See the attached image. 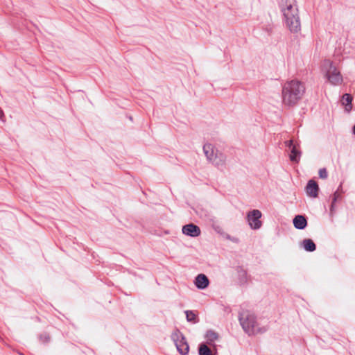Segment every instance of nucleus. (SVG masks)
<instances>
[{
	"label": "nucleus",
	"instance_id": "nucleus-1",
	"mask_svg": "<svg viewBox=\"0 0 355 355\" xmlns=\"http://www.w3.org/2000/svg\"><path fill=\"white\" fill-rule=\"evenodd\" d=\"M306 87L303 82L297 79L286 81L282 90V103L287 107H293L301 101L305 94Z\"/></svg>",
	"mask_w": 355,
	"mask_h": 355
},
{
	"label": "nucleus",
	"instance_id": "nucleus-2",
	"mask_svg": "<svg viewBox=\"0 0 355 355\" xmlns=\"http://www.w3.org/2000/svg\"><path fill=\"white\" fill-rule=\"evenodd\" d=\"M286 26L293 33H298L301 31L299 10L295 0H283L281 4Z\"/></svg>",
	"mask_w": 355,
	"mask_h": 355
},
{
	"label": "nucleus",
	"instance_id": "nucleus-3",
	"mask_svg": "<svg viewBox=\"0 0 355 355\" xmlns=\"http://www.w3.org/2000/svg\"><path fill=\"white\" fill-rule=\"evenodd\" d=\"M239 321L243 330L248 335L263 334L268 329L266 326H261L254 315L249 311H243L239 316Z\"/></svg>",
	"mask_w": 355,
	"mask_h": 355
},
{
	"label": "nucleus",
	"instance_id": "nucleus-4",
	"mask_svg": "<svg viewBox=\"0 0 355 355\" xmlns=\"http://www.w3.org/2000/svg\"><path fill=\"white\" fill-rule=\"evenodd\" d=\"M322 70L328 81L333 85H338L343 83V76L340 71L329 60H324L322 64Z\"/></svg>",
	"mask_w": 355,
	"mask_h": 355
},
{
	"label": "nucleus",
	"instance_id": "nucleus-5",
	"mask_svg": "<svg viewBox=\"0 0 355 355\" xmlns=\"http://www.w3.org/2000/svg\"><path fill=\"white\" fill-rule=\"evenodd\" d=\"M171 338L174 342L179 353L182 355H186L189 350V346L185 337L178 329L174 331L171 334Z\"/></svg>",
	"mask_w": 355,
	"mask_h": 355
},
{
	"label": "nucleus",
	"instance_id": "nucleus-6",
	"mask_svg": "<svg viewBox=\"0 0 355 355\" xmlns=\"http://www.w3.org/2000/svg\"><path fill=\"white\" fill-rule=\"evenodd\" d=\"M261 216L262 214L259 209H253L248 212L246 220L252 230H259L261 227Z\"/></svg>",
	"mask_w": 355,
	"mask_h": 355
},
{
	"label": "nucleus",
	"instance_id": "nucleus-7",
	"mask_svg": "<svg viewBox=\"0 0 355 355\" xmlns=\"http://www.w3.org/2000/svg\"><path fill=\"white\" fill-rule=\"evenodd\" d=\"M285 146L290 150L289 158L291 161L297 163L300 161L301 152L298 149V145L295 144L292 139L285 141Z\"/></svg>",
	"mask_w": 355,
	"mask_h": 355
},
{
	"label": "nucleus",
	"instance_id": "nucleus-8",
	"mask_svg": "<svg viewBox=\"0 0 355 355\" xmlns=\"http://www.w3.org/2000/svg\"><path fill=\"white\" fill-rule=\"evenodd\" d=\"M182 233L187 236L196 237L200 234V229L193 223H189L182 227Z\"/></svg>",
	"mask_w": 355,
	"mask_h": 355
},
{
	"label": "nucleus",
	"instance_id": "nucleus-9",
	"mask_svg": "<svg viewBox=\"0 0 355 355\" xmlns=\"http://www.w3.org/2000/svg\"><path fill=\"white\" fill-rule=\"evenodd\" d=\"M306 194L311 198H316L318 196L319 187L317 182L313 180H310L306 187Z\"/></svg>",
	"mask_w": 355,
	"mask_h": 355
},
{
	"label": "nucleus",
	"instance_id": "nucleus-10",
	"mask_svg": "<svg viewBox=\"0 0 355 355\" xmlns=\"http://www.w3.org/2000/svg\"><path fill=\"white\" fill-rule=\"evenodd\" d=\"M203 152L207 159L211 162L219 151L212 144H205L203 146Z\"/></svg>",
	"mask_w": 355,
	"mask_h": 355
},
{
	"label": "nucleus",
	"instance_id": "nucleus-11",
	"mask_svg": "<svg viewBox=\"0 0 355 355\" xmlns=\"http://www.w3.org/2000/svg\"><path fill=\"white\" fill-rule=\"evenodd\" d=\"M194 284L198 289H205L209 286V281L205 275L199 274L196 277Z\"/></svg>",
	"mask_w": 355,
	"mask_h": 355
},
{
	"label": "nucleus",
	"instance_id": "nucleus-12",
	"mask_svg": "<svg viewBox=\"0 0 355 355\" xmlns=\"http://www.w3.org/2000/svg\"><path fill=\"white\" fill-rule=\"evenodd\" d=\"M211 162L218 168L223 170L225 166L226 156L218 152V154L211 159Z\"/></svg>",
	"mask_w": 355,
	"mask_h": 355
},
{
	"label": "nucleus",
	"instance_id": "nucleus-13",
	"mask_svg": "<svg viewBox=\"0 0 355 355\" xmlns=\"http://www.w3.org/2000/svg\"><path fill=\"white\" fill-rule=\"evenodd\" d=\"M293 225L296 229L303 230L307 225L306 218L302 215H297L293 218Z\"/></svg>",
	"mask_w": 355,
	"mask_h": 355
},
{
	"label": "nucleus",
	"instance_id": "nucleus-14",
	"mask_svg": "<svg viewBox=\"0 0 355 355\" xmlns=\"http://www.w3.org/2000/svg\"><path fill=\"white\" fill-rule=\"evenodd\" d=\"M352 96L349 94H345L343 96L342 103L345 106V110L349 112L352 108Z\"/></svg>",
	"mask_w": 355,
	"mask_h": 355
},
{
	"label": "nucleus",
	"instance_id": "nucleus-15",
	"mask_svg": "<svg viewBox=\"0 0 355 355\" xmlns=\"http://www.w3.org/2000/svg\"><path fill=\"white\" fill-rule=\"evenodd\" d=\"M238 279L241 284H245L248 282V278L247 272L243 268H239L237 270Z\"/></svg>",
	"mask_w": 355,
	"mask_h": 355
},
{
	"label": "nucleus",
	"instance_id": "nucleus-16",
	"mask_svg": "<svg viewBox=\"0 0 355 355\" xmlns=\"http://www.w3.org/2000/svg\"><path fill=\"white\" fill-rule=\"evenodd\" d=\"M218 338V335L214 331H207L205 334V339L209 345H212Z\"/></svg>",
	"mask_w": 355,
	"mask_h": 355
},
{
	"label": "nucleus",
	"instance_id": "nucleus-17",
	"mask_svg": "<svg viewBox=\"0 0 355 355\" xmlns=\"http://www.w3.org/2000/svg\"><path fill=\"white\" fill-rule=\"evenodd\" d=\"M199 355H213L211 350L205 344H201L199 347Z\"/></svg>",
	"mask_w": 355,
	"mask_h": 355
},
{
	"label": "nucleus",
	"instance_id": "nucleus-18",
	"mask_svg": "<svg viewBox=\"0 0 355 355\" xmlns=\"http://www.w3.org/2000/svg\"><path fill=\"white\" fill-rule=\"evenodd\" d=\"M186 318L188 322H191L193 323L197 322L196 321V315L192 311H185Z\"/></svg>",
	"mask_w": 355,
	"mask_h": 355
},
{
	"label": "nucleus",
	"instance_id": "nucleus-19",
	"mask_svg": "<svg viewBox=\"0 0 355 355\" xmlns=\"http://www.w3.org/2000/svg\"><path fill=\"white\" fill-rule=\"evenodd\" d=\"M319 177L322 179H327L328 177V173L325 168H320L318 171Z\"/></svg>",
	"mask_w": 355,
	"mask_h": 355
},
{
	"label": "nucleus",
	"instance_id": "nucleus-20",
	"mask_svg": "<svg viewBox=\"0 0 355 355\" xmlns=\"http://www.w3.org/2000/svg\"><path fill=\"white\" fill-rule=\"evenodd\" d=\"M40 340L43 343H48L50 340V337L47 334H43L40 336Z\"/></svg>",
	"mask_w": 355,
	"mask_h": 355
},
{
	"label": "nucleus",
	"instance_id": "nucleus-21",
	"mask_svg": "<svg viewBox=\"0 0 355 355\" xmlns=\"http://www.w3.org/2000/svg\"><path fill=\"white\" fill-rule=\"evenodd\" d=\"M304 250L307 252H313L315 250L316 245H303Z\"/></svg>",
	"mask_w": 355,
	"mask_h": 355
},
{
	"label": "nucleus",
	"instance_id": "nucleus-22",
	"mask_svg": "<svg viewBox=\"0 0 355 355\" xmlns=\"http://www.w3.org/2000/svg\"><path fill=\"white\" fill-rule=\"evenodd\" d=\"M301 244H315L313 241L310 239H304Z\"/></svg>",
	"mask_w": 355,
	"mask_h": 355
},
{
	"label": "nucleus",
	"instance_id": "nucleus-23",
	"mask_svg": "<svg viewBox=\"0 0 355 355\" xmlns=\"http://www.w3.org/2000/svg\"><path fill=\"white\" fill-rule=\"evenodd\" d=\"M338 193L337 192L334 193V198H333V200H332V203H331V207H333L334 204L336 202V200H337V197H338Z\"/></svg>",
	"mask_w": 355,
	"mask_h": 355
},
{
	"label": "nucleus",
	"instance_id": "nucleus-24",
	"mask_svg": "<svg viewBox=\"0 0 355 355\" xmlns=\"http://www.w3.org/2000/svg\"><path fill=\"white\" fill-rule=\"evenodd\" d=\"M3 117H4V114H3V111L0 109V120L1 121H4L3 119Z\"/></svg>",
	"mask_w": 355,
	"mask_h": 355
},
{
	"label": "nucleus",
	"instance_id": "nucleus-25",
	"mask_svg": "<svg viewBox=\"0 0 355 355\" xmlns=\"http://www.w3.org/2000/svg\"><path fill=\"white\" fill-rule=\"evenodd\" d=\"M353 133L355 135V125L353 127Z\"/></svg>",
	"mask_w": 355,
	"mask_h": 355
}]
</instances>
